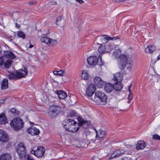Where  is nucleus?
<instances>
[{
  "label": "nucleus",
  "mask_w": 160,
  "mask_h": 160,
  "mask_svg": "<svg viewBox=\"0 0 160 160\" xmlns=\"http://www.w3.org/2000/svg\"><path fill=\"white\" fill-rule=\"evenodd\" d=\"M122 160H132L131 158H127L125 157Z\"/></svg>",
  "instance_id": "obj_48"
},
{
  "label": "nucleus",
  "mask_w": 160,
  "mask_h": 160,
  "mask_svg": "<svg viewBox=\"0 0 160 160\" xmlns=\"http://www.w3.org/2000/svg\"><path fill=\"white\" fill-rule=\"evenodd\" d=\"M94 84L99 88H101L104 83V82L98 76L94 78Z\"/></svg>",
  "instance_id": "obj_13"
},
{
  "label": "nucleus",
  "mask_w": 160,
  "mask_h": 160,
  "mask_svg": "<svg viewBox=\"0 0 160 160\" xmlns=\"http://www.w3.org/2000/svg\"><path fill=\"white\" fill-rule=\"evenodd\" d=\"M73 122V120L71 119H67L63 122L64 127L66 130L68 131L70 125L72 124V122Z\"/></svg>",
  "instance_id": "obj_17"
},
{
  "label": "nucleus",
  "mask_w": 160,
  "mask_h": 160,
  "mask_svg": "<svg viewBox=\"0 0 160 160\" xmlns=\"http://www.w3.org/2000/svg\"><path fill=\"white\" fill-rule=\"evenodd\" d=\"M98 51L100 53H103L106 52H108V50L106 49V46L101 45L98 48Z\"/></svg>",
  "instance_id": "obj_31"
},
{
  "label": "nucleus",
  "mask_w": 160,
  "mask_h": 160,
  "mask_svg": "<svg viewBox=\"0 0 160 160\" xmlns=\"http://www.w3.org/2000/svg\"><path fill=\"white\" fill-rule=\"evenodd\" d=\"M8 80L5 78L3 79L1 83V88L2 89L4 90L8 88Z\"/></svg>",
  "instance_id": "obj_23"
},
{
  "label": "nucleus",
  "mask_w": 160,
  "mask_h": 160,
  "mask_svg": "<svg viewBox=\"0 0 160 160\" xmlns=\"http://www.w3.org/2000/svg\"><path fill=\"white\" fill-rule=\"evenodd\" d=\"M130 147H132V146H131V145H130Z\"/></svg>",
  "instance_id": "obj_55"
},
{
  "label": "nucleus",
  "mask_w": 160,
  "mask_h": 160,
  "mask_svg": "<svg viewBox=\"0 0 160 160\" xmlns=\"http://www.w3.org/2000/svg\"><path fill=\"white\" fill-rule=\"evenodd\" d=\"M100 38L103 43H105L110 40L113 41L118 39L117 37H111L106 35L101 36L100 37Z\"/></svg>",
  "instance_id": "obj_12"
},
{
  "label": "nucleus",
  "mask_w": 160,
  "mask_h": 160,
  "mask_svg": "<svg viewBox=\"0 0 160 160\" xmlns=\"http://www.w3.org/2000/svg\"><path fill=\"white\" fill-rule=\"evenodd\" d=\"M8 77L10 79H18L16 73V74L14 73H10L8 75Z\"/></svg>",
  "instance_id": "obj_34"
},
{
  "label": "nucleus",
  "mask_w": 160,
  "mask_h": 160,
  "mask_svg": "<svg viewBox=\"0 0 160 160\" xmlns=\"http://www.w3.org/2000/svg\"><path fill=\"white\" fill-rule=\"evenodd\" d=\"M30 153L32 154H34L36 156V150L35 151L33 149H32L30 151Z\"/></svg>",
  "instance_id": "obj_43"
},
{
  "label": "nucleus",
  "mask_w": 160,
  "mask_h": 160,
  "mask_svg": "<svg viewBox=\"0 0 160 160\" xmlns=\"http://www.w3.org/2000/svg\"><path fill=\"white\" fill-rule=\"evenodd\" d=\"M114 80L118 82H121L122 79V75L120 73H117L114 75Z\"/></svg>",
  "instance_id": "obj_25"
},
{
  "label": "nucleus",
  "mask_w": 160,
  "mask_h": 160,
  "mask_svg": "<svg viewBox=\"0 0 160 160\" xmlns=\"http://www.w3.org/2000/svg\"><path fill=\"white\" fill-rule=\"evenodd\" d=\"M114 89L113 86L110 83H107L106 84L104 89L105 91L108 93L111 92Z\"/></svg>",
  "instance_id": "obj_21"
},
{
  "label": "nucleus",
  "mask_w": 160,
  "mask_h": 160,
  "mask_svg": "<svg viewBox=\"0 0 160 160\" xmlns=\"http://www.w3.org/2000/svg\"><path fill=\"white\" fill-rule=\"evenodd\" d=\"M156 48L154 45H150L147 47L145 49V52L147 53H151L154 51Z\"/></svg>",
  "instance_id": "obj_22"
},
{
  "label": "nucleus",
  "mask_w": 160,
  "mask_h": 160,
  "mask_svg": "<svg viewBox=\"0 0 160 160\" xmlns=\"http://www.w3.org/2000/svg\"><path fill=\"white\" fill-rule=\"evenodd\" d=\"M145 146L146 145L144 141H139L137 143L136 146V149L138 150L143 149L145 148Z\"/></svg>",
  "instance_id": "obj_24"
},
{
  "label": "nucleus",
  "mask_w": 160,
  "mask_h": 160,
  "mask_svg": "<svg viewBox=\"0 0 160 160\" xmlns=\"http://www.w3.org/2000/svg\"><path fill=\"white\" fill-rule=\"evenodd\" d=\"M113 55L115 58L118 59L119 67L121 69L124 68L127 64L130 65V67H128L127 68L128 69L131 70L133 62L131 57H127L125 55H121V51L119 49H117L113 52Z\"/></svg>",
  "instance_id": "obj_1"
},
{
  "label": "nucleus",
  "mask_w": 160,
  "mask_h": 160,
  "mask_svg": "<svg viewBox=\"0 0 160 160\" xmlns=\"http://www.w3.org/2000/svg\"><path fill=\"white\" fill-rule=\"evenodd\" d=\"M128 88H128L129 91V92H130V86H128Z\"/></svg>",
  "instance_id": "obj_53"
},
{
  "label": "nucleus",
  "mask_w": 160,
  "mask_h": 160,
  "mask_svg": "<svg viewBox=\"0 0 160 160\" xmlns=\"http://www.w3.org/2000/svg\"><path fill=\"white\" fill-rule=\"evenodd\" d=\"M125 0H112V1L114 2H124Z\"/></svg>",
  "instance_id": "obj_45"
},
{
  "label": "nucleus",
  "mask_w": 160,
  "mask_h": 160,
  "mask_svg": "<svg viewBox=\"0 0 160 160\" xmlns=\"http://www.w3.org/2000/svg\"><path fill=\"white\" fill-rule=\"evenodd\" d=\"M157 59L158 60L160 59V55H159L157 57Z\"/></svg>",
  "instance_id": "obj_51"
},
{
  "label": "nucleus",
  "mask_w": 160,
  "mask_h": 160,
  "mask_svg": "<svg viewBox=\"0 0 160 160\" xmlns=\"http://www.w3.org/2000/svg\"><path fill=\"white\" fill-rule=\"evenodd\" d=\"M16 152L20 158H23L26 155V148L23 143H20L17 146Z\"/></svg>",
  "instance_id": "obj_4"
},
{
  "label": "nucleus",
  "mask_w": 160,
  "mask_h": 160,
  "mask_svg": "<svg viewBox=\"0 0 160 160\" xmlns=\"http://www.w3.org/2000/svg\"><path fill=\"white\" fill-rule=\"evenodd\" d=\"M45 149L42 146H38L36 150V156L38 158L42 157L44 153Z\"/></svg>",
  "instance_id": "obj_9"
},
{
  "label": "nucleus",
  "mask_w": 160,
  "mask_h": 160,
  "mask_svg": "<svg viewBox=\"0 0 160 160\" xmlns=\"http://www.w3.org/2000/svg\"><path fill=\"white\" fill-rule=\"evenodd\" d=\"M114 89L116 91L121 90L122 88V85L121 83L120 82H118L115 83L113 85Z\"/></svg>",
  "instance_id": "obj_27"
},
{
  "label": "nucleus",
  "mask_w": 160,
  "mask_h": 160,
  "mask_svg": "<svg viewBox=\"0 0 160 160\" xmlns=\"http://www.w3.org/2000/svg\"><path fill=\"white\" fill-rule=\"evenodd\" d=\"M68 131L72 132H76L78 131L79 129V126L77 122L74 121L72 122V124L70 125Z\"/></svg>",
  "instance_id": "obj_11"
},
{
  "label": "nucleus",
  "mask_w": 160,
  "mask_h": 160,
  "mask_svg": "<svg viewBox=\"0 0 160 160\" xmlns=\"http://www.w3.org/2000/svg\"><path fill=\"white\" fill-rule=\"evenodd\" d=\"M62 109V108L58 105H53L51 107V110L48 115L52 117H54L58 114Z\"/></svg>",
  "instance_id": "obj_5"
},
{
  "label": "nucleus",
  "mask_w": 160,
  "mask_h": 160,
  "mask_svg": "<svg viewBox=\"0 0 160 160\" xmlns=\"http://www.w3.org/2000/svg\"><path fill=\"white\" fill-rule=\"evenodd\" d=\"M100 60L101 61V58H100Z\"/></svg>",
  "instance_id": "obj_54"
},
{
  "label": "nucleus",
  "mask_w": 160,
  "mask_h": 160,
  "mask_svg": "<svg viewBox=\"0 0 160 160\" xmlns=\"http://www.w3.org/2000/svg\"><path fill=\"white\" fill-rule=\"evenodd\" d=\"M78 121L80 125L85 126V125L86 124L87 125H88L89 124H88V123H87V121L84 120L82 118H79L78 119Z\"/></svg>",
  "instance_id": "obj_33"
},
{
  "label": "nucleus",
  "mask_w": 160,
  "mask_h": 160,
  "mask_svg": "<svg viewBox=\"0 0 160 160\" xmlns=\"http://www.w3.org/2000/svg\"><path fill=\"white\" fill-rule=\"evenodd\" d=\"M61 20H62V17H59L57 19V21H56L57 24H58V22L59 21H61Z\"/></svg>",
  "instance_id": "obj_44"
},
{
  "label": "nucleus",
  "mask_w": 160,
  "mask_h": 160,
  "mask_svg": "<svg viewBox=\"0 0 160 160\" xmlns=\"http://www.w3.org/2000/svg\"><path fill=\"white\" fill-rule=\"evenodd\" d=\"M8 140L6 133L3 130L0 129V141L2 142H6Z\"/></svg>",
  "instance_id": "obj_14"
},
{
  "label": "nucleus",
  "mask_w": 160,
  "mask_h": 160,
  "mask_svg": "<svg viewBox=\"0 0 160 160\" xmlns=\"http://www.w3.org/2000/svg\"><path fill=\"white\" fill-rule=\"evenodd\" d=\"M27 160H34L33 158L30 155H28L27 156Z\"/></svg>",
  "instance_id": "obj_42"
},
{
  "label": "nucleus",
  "mask_w": 160,
  "mask_h": 160,
  "mask_svg": "<svg viewBox=\"0 0 160 160\" xmlns=\"http://www.w3.org/2000/svg\"><path fill=\"white\" fill-rule=\"evenodd\" d=\"M131 101V100H129L127 102L128 103H129Z\"/></svg>",
  "instance_id": "obj_52"
},
{
  "label": "nucleus",
  "mask_w": 160,
  "mask_h": 160,
  "mask_svg": "<svg viewBox=\"0 0 160 160\" xmlns=\"http://www.w3.org/2000/svg\"><path fill=\"white\" fill-rule=\"evenodd\" d=\"M115 48V45L113 43L109 44L106 46V49L108 51V52Z\"/></svg>",
  "instance_id": "obj_32"
},
{
  "label": "nucleus",
  "mask_w": 160,
  "mask_h": 160,
  "mask_svg": "<svg viewBox=\"0 0 160 160\" xmlns=\"http://www.w3.org/2000/svg\"><path fill=\"white\" fill-rule=\"evenodd\" d=\"M3 57L7 60H10L12 62V60L15 58L16 56L14 54L10 51H5L3 52Z\"/></svg>",
  "instance_id": "obj_8"
},
{
  "label": "nucleus",
  "mask_w": 160,
  "mask_h": 160,
  "mask_svg": "<svg viewBox=\"0 0 160 160\" xmlns=\"http://www.w3.org/2000/svg\"><path fill=\"white\" fill-rule=\"evenodd\" d=\"M12 62L7 60L4 57H0V67L4 66L5 68H8L11 66Z\"/></svg>",
  "instance_id": "obj_6"
},
{
  "label": "nucleus",
  "mask_w": 160,
  "mask_h": 160,
  "mask_svg": "<svg viewBox=\"0 0 160 160\" xmlns=\"http://www.w3.org/2000/svg\"><path fill=\"white\" fill-rule=\"evenodd\" d=\"M10 155L9 154H4L0 156V160H11Z\"/></svg>",
  "instance_id": "obj_28"
},
{
  "label": "nucleus",
  "mask_w": 160,
  "mask_h": 160,
  "mask_svg": "<svg viewBox=\"0 0 160 160\" xmlns=\"http://www.w3.org/2000/svg\"><path fill=\"white\" fill-rule=\"evenodd\" d=\"M10 125L15 130H18L23 127L24 122L20 118H14L10 122Z\"/></svg>",
  "instance_id": "obj_3"
},
{
  "label": "nucleus",
  "mask_w": 160,
  "mask_h": 160,
  "mask_svg": "<svg viewBox=\"0 0 160 160\" xmlns=\"http://www.w3.org/2000/svg\"><path fill=\"white\" fill-rule=\"evenodd\" d=\"M9 110L13 114L16 113L17 111L16 109L15 108H12L11 109Z\"/></svg>",
  "instance_id": "obj_41"
},
{
  "label": "nucleus",
  "mask_w": 160,
  "mask_h": 160,
  "mask_svg": "<svg viewBox=\"0 0 160 160\" xmlns=\"http://www.w3.org/2000/svg\"><path fill=\"white\" fill-rule=\"evenodd\" d=\"M125 152L123 150H118L115 151L113 154H112L111 157L112 158L118 157L124 154Z\"/></svg>",
  "instance_id": "obj_18"
},
{
  "label": "nucleus",
  "mask_w": 160,
  "mask_h": 160,
  "mask_svg": "<svg viewBox=\"0 0 160 160\" xmlns=\"http://www.w3.org/2000/svg\"><path fill=\"white\" fill-rule=\"evenodd\" d=\"M95 132L96 133V138L98 139L103 138L106 134L105 131L102 130H99L98 132L96 130Z\"/></svg>",
  "instance_id": "obj_20"
},
{
  "label": "nucleus",
  "mask_w": 160,
  "mask_h": 160,
  "mask_svg": "<svg viewBox=\"0 0 160 160\" xmlns=\"http://www.w3.org/2000/svg\"><path fill=\"white\" fill-rule=\"evenodd\" d=\"M95 90V86L93 84H90L86 90L85 95L87 96L91 97L93 94Z\"/></svg>",
  "instance_id": "obj_7"
},
{
  "label": "nucleus",
  "mask_w": 160,
  "mask_h": 160,
  "mask_svg": "<svg viewBox=\"0 0 160 160\" xmlns=\"http://www.w3.org/2000/svg\"><path fill=\"white\" fill-rule=\"evenodd\" d=\"M55 93L58 95V97L60 99H64L67 96L66 93L62 90H57L55 91Z\"/></svg>",
  "instance_id": "obj_19"
},
{
  "label": "nucleus",
  "mask_w": 160,
  "mask_h": 160,
  "mask_svg": "<svg viewBox=\"0 0 160 160\" xmlns=\"http://www.w3.org/2000/svg\"><path fill=\"white\" fill-rule=\"evenodd\" d=\"M81 72V76L82 78L84 80L88 79L89 76L88 71L85 70L82 71Z\"/></svg>",
  "instance_id": "obj_26"
},
{
  "label": "nucleus",
  "mask_w": 160,
  "mask_h": 160,
  "mask_svg": "<svg viewBox=\"0 0 160 160\" xmlns=\"http://www.w3.org/2000/svg\"><path fill=\"white\" fill-rule=\"evenodd\" d=\"M58 43V42L57 40L49 38L48 44L50 46H52L57 45Z\"/></svg>",
  "instance_id": "obj_30"
},
{
  "label": "nucleus",
  "mask_w": 160,
  "mask_h": 160,
  "mask_svg": "<svg viewBox=\"0 0 160 160\" xmlns=\"http://www.w3.org/2000/svg\"><path fill=\"white\" fill-rule=\"evenodd\" d=\"M36 1H30L29 2V5L30 6H32L35 5L36 3Z\"/></svg>",
  "instance_id": "obj_40"
},
{
  "label": "nucleus",
  "mask_w": 160,
  "mask_h": 160,
  "mask_svg": "<svg viewBox=\"0 0 160 160\" xmlns=\"http://www.w3.org/2000/svg\"><path fill=\"white\" fill-rule=\"evenodd\" d=\"M20 26V25L18 24L17 23H15V27L17 28H19Z\"/></svg>",
  "instance_id": "obj_49"
},
{
  "label": "nucleus",
  "mask_w": 160,
  "mask_h": 160,
  "mask_svg": "<svg viewBox=\"0 0 160 160\" xmlns=\"http://www.w3.org/2000/svg\"><path fill=\"white\" fill-rule=\"evenodd\" d=\"M63 73L64 71L61 70L59 71H55L53 72L54 75L60 76H62Z\"/></svg>",
  "instance_id": "obj_35"
},
{
  "label": "nucleus",
  "mask_w": 160,
  "mask_h": 160,
  "mask_svg": "<svg viewBox=\"0 0 160 160\" xmlns=\"http://www.w3.org/2000/svg\"><path fill=\"white\" fill-rule=\"evenodd\" d=\"M0 122L1 124H4L7 122V119L5 115L3 113L0 114Z\"/></svg>",
  "instance_id": "obj_29"
},
{
  "label": "nucleus",
  "mask_w": 160,
  "mask_h": 160,
  "mask_svg": "<svg viewBox=\"0 0 160 160\" xmlns=\"http://www.w3.org/2000/svg\"><path fill=\"white\" fill-rule=\"evenodd\" d=\"M18 79H20L25 76L28 73L27 70L24 68V70H20L16 72Z\"/></svg>",
  "instance_id": "obj_15"
},
{
  "label": "nucleus",
  "mask_w": 160,
  "mask_h": 160,
  "mask_svg": "<svg viewBox=\"0 0 160 160\" xmlns=\"http://www.w3.org/2000/svg\"><path fill=\"white\" fill-rule=\"evenodd\" d=\"M92 100L94 102L99 104L105 105L106 103L107 98L104 93L100 91H97Z\"/></svg>",
  "instance_id": "obj_2"
},
{
  "label": "nucleus",
  "mask_w": 160,
  "mask_h": 160,
  "mask_svg": "<svg viewBox=\"0 0 160 160\" xmlns=\"http://www.w3.org/2000/svg\"><path fill=\"white\" fill-rule=\"evenodd\" d=\"M77 2H79L80 4H82L84 2L82 0H76Z\"/></svg>",
  "instance_id": "obj_47"
},
{
  "label": "nucleus",
  "mask_w": 160,
  "mask_h": 160,
  "mask_svg": "<svg viewBox=\"0 0 160 160\" xmlns=\"http://www.w3.org/2000/svg\"><path fill=\"white\" fill-rule=\"evenodd\" d=\"M33 47V45H29V46H28V47L30 48H32V47Z\"/></svg>",
  "instance_id": "obj_50"
},
{
  "label": "nucleus",
  "mask_w": 160,
  "mask_h": 160,
  "mask_svg": "<svg viewBox=\"0 0 160 160\" xmlns=\"http://www.w3.org/2000/svg\"><path fill=\"white\" fill-rule=\"evenodd\" d=\"M28 132L32 136L38 135L40 132L39 129L35 127H31L29 128Z\"/></svg>",
  "instance_id": "obj_16"
},
{
  "label": "nucleus",
  "mask_w": 160,
  "mask_h": 160,
  "mask_svg": "<svg viewBox=\"0 0 160 160\" xmlns=\"http://www.w3.org/2000/svg\"><path fill=\"white\" fill-rule=\"evenodd\" d=\"M18 35L19 37L23 39H24L25 37V35L24 33L21 31L18 32Z\"/></svg>",
  "instance_id": "obj_37"
},
{
  "label": "nucleus",
  "mask_w": 160,
  "mask_h": 160,
  "mask_svg": "<svg viewBox=\"0 0 160 160\" xmlns=\"http://www.w3.org/2000/svg\"><path fill=\"white\" fill-rule=\"evenodd\" d=\"M128 99L129 100L132 99V94L130 93L128 96Z\"/></svg>",
  "instance_id": "obj_46"
},
{
  "label": "nucleus",
  "mask_w": 160,
  "mask_h": 160,
  "mask_svg": "<svg viewBox=\"0 0 160 160\" xmlns=\"http://www.w3.org/2000/svg\"><path fill=\"white\" fill-rule=\"evenodd\" d=\"M99 59V58L98 59L97 58L94 56H91L88 58L87 59V61L88 63L90 65H94L98 63V60Z\"/></svg>",
  "instance_id": "obj_10"
},
{
  "label": "nucleus",
  "mask_w": 160,
  "mask_h": 160,
  "mask_svg": "<svg viewBox=\"0 0 160 160\" xmlns=\"http://www.w3.org/2000/svg\"><path fill=\"white\" fill-rule=\"evenodd\" d=\"M49 37H42L40 38L42 42H44L48 44Z\"/></svg>",
  "instance_id": "obj_36"
},
{
  "label": "nucleus",
  "mask_w": 160,
  "mask_h": 160,
  "mask_svg": "<svg viewBox=\"0 0 160 160\" xmlns=\"http://www.w3.org/2000/svg\"><path fill=\"white\" fill-rule=\"evenodd\" d=\"M77 113L75 111H71L69 113V115L71 117H74L76 116Z\"/></svg>",
  "instance_id": "obj_39"
},
{
  "label": "nucleus",
  "mask_w": 160,
  "mask_h": 160,
  "mask_svg": "<svg viewBox=\"0 0 160 160\" xmlns=\"http://www.w3.org/2000/svg\"><path fill=\"white\" fill-rule=\"evenodd\" d=\"M152 138L154 140H160V136L158 135L155 134L153 136Z\"/></svg>",
  "instance_id": "obj_38"
}]
</instances>
